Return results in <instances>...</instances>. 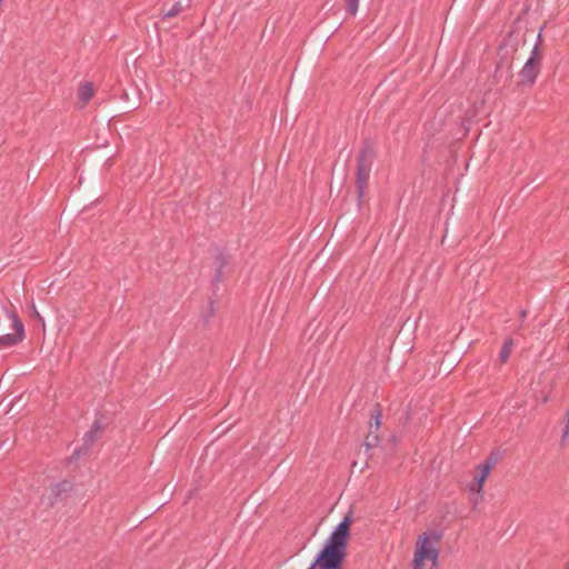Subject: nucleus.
<instances>
[{
    "instance_id": "b1692460",
    "label": "nucleus",
    "mask_w": 569,
    "mask_h": 569,
    "mask_svg": "<svg viewBox=\"0 0 569 569\" xmlns=\"http://www.w3.org/2000/svg\"><path fill=\"white\" fill-rule=\"evenodd\" d=\"M136 108V103H131L129 106H126L123 109H127V110H132Z\"/></svg>"
},
{
    "instance_id": "393cba45",
    "label": "nucleus",
    "mask_w": 569,
    "mask_h": 569,
    "mask_svg": "<svg viewBox=\"0 0 569 569\" xmlns=\"http://www.w3.org/2000/svg\"><path fill=\"white\" fill-rule=\"evenodd\" d=\"M526 316H527V311H526V310H521V312H520V318H521V319H525V318H526Z\"/></svg>"
},
{
    "instance_id": "f257e3e1",
    "label": "nucleus",
    "mask_w": 569,
    "mask_h": 569,
    "mask_svg": "<svg viewBox=\"0 0 569 569\" xmlns=\"http://www.w3.org/2000/svg\"><path fill=\"white\" fill-rule=\"evenodd\" d=\"M352 522V513L349 511L331 532L323 548L308 569H342L348 555L347 547Z\"/></svg>"
},
{
    "instance_id": "a878e982",
    "label": "nucleus",
    "mask_w": 569,
    "mask_h": 569,
    "mask_svg": "<svg viewBox=\"0 0 569 569\" xmlns=\"http://www.w3.org/2000/svg\"><path fill=\"white\" fill-rule=\"evenodd\" d=\"M565 569H569V561L566 563Z\"/></svg>"
},
{
    "instance_id": "9d476101",
    "label": "nucleus",
    "mask_w": 569,
    "mask_h": 569,
    "mask_svg": "<svg viewBox=\"0 0 569 569\" xmlns=\"http://www.w3.org/2000/svg\"><path fill=\"white\" fill-rule=\"evenodd\" d=\"M93 97V88L90 82H84L80 84L78 90V98L82 103H88L89 100Z\"/></svg>"
},
{
    "instance_id": "ddd939ff",
    "label": "nucleus",
    "mask_w": 569,
    "mask_h": 569,
    "mask_svg": "<svg viewBox=\"0 0 569 569\" xmlns=\"http://www.w3.org/2000/svg\"><path fill=\"white\" fill-rule=\"evenodd\" d=\"M512 347H513V340L511 338H508L507 340H505L502 348L500 350V353H499V359H500L501 363H505L509 359Z\"/></svg>"
},
{
    "instance_id": "2eb2a0df",
    "label": "nucleus",
    "mask_w": 569,
    "mask_h": 569,
    "mask_svg": "<svg viewBox=\"0 0 569 569\" xmlns=\"http://www.w3.org/2000/svg\"><path fill=\"white\" fill-rule=\"evenodd\" d=\"M380 442V437L376 430H369L366 436L365 446L367 449L376 448Z\"/></svg>"
},
{
    "instance_id": "a211bd4d",
    "label": "nucleus",
    "mask_w": 569,
    "mask_h": 569,
    "mask_svg": "<svg viewBox=\"0 0 569 569\" xmlns=\"http://www.w3.org/2000/svg\"><path fill=\"white\" fill-rule=\"evenodd\" d=\"M346 1V11L355 16L358 10L359 0H345Z\"/></svg>"
},
{
    "instance_id": "aec40b11",
    "label": "nucleus",
    "mask_w": 569,
    "mask_h": 569,
    "mask_svg": "<svg viewBox=\"0 0 569 569\" xmlns=\"http://www.w3.org/2000/svg\"><path fill=\"white\" fill-rule=\"evenodd\" d=\"M13 446V441L7 437L4 440L0 441V448H6L7 450H9L11 447Z\"/></svg>"
},
{
    "instance_id": "5701e85b",
    "label": "nucleus",
    "mask_w": 569,
    "mask_h": 569,
    "mask_svg": "<svg viewBox=\"0 0 569 569\" xmlns=\"http://www.w3.org/2000/svg\"><path fill=\"white\" fill-rule=\"evenodd\" d=\"M500 70H501V62H498V63H497V67H496V71H495V76H496V77L498 76V73L500 72Z\"/></svg>"
},
{
    "instance_id": "412c9836",
    "label": "nucleus",
    "mask_w": 569,
    "mask_h": 569,
    "mask_svg": "<svg viewBox=\"0 0 569 569\" xmlns=\"http://www.w3.org/2000/svg\"><path fill=\"white\" fill-rule=\"evenodd\" d=\"M511 69H512V61L508 62V64H507V79H506V82L510 81L511 78H512Z\"/></svg>"
},
{
    "instance_id": "f3484780",
    "label": "nucleus",
    "mask_w": 569,
    "mask_h": 569,
    "mask_svg": "<svg viewBox=\"0 0 569 569\" xmlns=\"http://www.w3.org/2000/svg\"><path fill=\"white\" fill-rule=\"evenodd\" d=\"M541 32H539L538 34V41L537 43L535 44L532 51H531V56L529 57V59H533L535 60V63H538V64H541V61H542V54H541V51H540V44H541Z\"/></svg>"
},
{
    "instance_id": "20e7f679",
    "label": "nucleus",
    "mask_w": 569,
    "mask_h": 569,
    "mask_svg": "<svg viewBox=\"0 0 569 569\" xmlns=\"http://www.w3.org/2000/svg\"><path fill=\"white\" fill-rule=\"evenodd\" d=\"M2 316L4 322L10 323L13 333H8L6 328H0V348L16 346L24 338V326L13 311L3 310Z\"/></svg>"
},
{
    "instance_id": "39448f33",
    "label": "nucleus",
    "mask_w": 569,
    "mask_h": 569,
    "mask_svg": "<svg viewBox=\"0 0 569 569\" xmlns=\"http://www.w3.org/2000/svg\"><path fill=\"white\" fill-rule=\"evenodd\" d=\"M106 427L107 422L104 421V416L98 412L92 427L84 433L82 447L86 450L89 449L100 438Z\"/></svg>"
},
{
    "instance_id": "7ed1b4c3",
    "label": "nucleus",
    "mask_w": 569,
    "mask_h": 569,
    "mask_svg": "<svg viewBox=\"0 0 569 569\" xmlns=\"http://www.w3.org/2000/svg\"><path fill=\"white\" fill-rule=\"evenodd\" d=\"M441 539L442 532H425L417 543L412 567L421 568V566H425V560L429 559L432 562V569H436L439 557V549L436 545L439 543Z\"/></svg>"
},
{
    "instance_id": "f03ea898",
    "label": "nucleus",
    "mask_w": 569,
    "mask_h": 569,
    "mask_svg": "<svg viewBox=\"0 0 569 569\" xmlns=\"http://www.w3.org/2000/svg\"><path fill=\"white\" fill-rule=\"evenodd\" d=\"M376 156L377 154L373 142L369 138L363 139L362 146L357 156L356 168L357 202L359 209L365 203V191L368 187V181Z\"/></svg>"
},
{
    "instance_id": "4be33fe9",
    "label": "nucleus",
    "mask_w": 569,
    "mask_h": 569,
    "mask_svg": "<svg viewBox=\"0 0 569 569\" xmlns=\"http://www.w3.org/2000/svg\"><path fill=\"white\" fill-rule=\"evenodd\" d=\"M32 315L38 318L41 322H42V326H44V321L43 319L41 318V316L39 315V312L37 311L36 307L32 306Z\"/></svg>"
},
{
    "instance_id": "6ab92c4d",
    "label": "nucleus",
    "mask_w": 569,
    "mask_h": 569,
    "mask_svg": "<svg viewBox=\"0 0 569 569\" xmlns=\"http://www.w3.org/2000/svg\"><path fill=\"white\" fill-rule=\"evenodd\" d=\"M498 461H499V453L498 452H491L487 457L485 463L486 465H490V467L493 468L498 463Z\"/></svg>"
},
{
    "instance_id": "dca6fc26",
    "label": "nucleus",
    "mask_w": 569,
    "mask_h": 569,
    "mask_svg": "<svg viewBox=\"0 0 569 569\" xmlns=\"http://www.w3.org/2000/svg\"><path fill=\"white\" fill-rule=\"evenodd\" d=\"M513 34H515V31L511 30L508 32L505 41L499 46V51H502V50H507V48L510 46L511 48V51L512 52H516L517 51V46L518 43L517 42H513L512 38H513Z\"/></svg>"
},
{
    "instance_id": "4468645a",
    "label": "nucleus",
    "mask_w": 569,
    "mask_h": 569,
    "mask_svg": "<svg viewBox=\"0 0 569 569\" xmlns=\"http://www.w3.org/2000/svg\"><path fill=\"white\" fill-rule=\"evenodd\" d=\"M184 8L186 7L178 1L169 10H161L162 19L177 17Z\"/></svg>"
},
{
    "instance_id": "1a4fd4ad",
    "label": "nucleus",
    "mask_w": 569,
    "mask_h": 569,
    "mask_svg": "<svg viewBox=\"0 0 569 569\" xmlns=\"http://www.w3.org/2000/svg\"><path fill=\"white\" fill-rule=\"evenodd\" d=\"M230 263V257L222 251H218L213 260L214 276L213 283H220L223 280V269Z\"/></svg>"
},
{
    "instance_id": "423d86ee",
    "label": "nucleus",
    "mask_w": 569,
    "mask_h": 569,
    "mask_svg": "<svg viewBox=\"0 0 569 569\" xmlns=\"http://www.w3.org/2000/svg\"><path fill=\"white\" fill-rule=\"evenodd\" d=\"M541 64L535 63L533 59H528L519 72V86L532 87L540 72Z\"/></svg>"
},
{
    "instance_id": "0eeeda50",
    "label": "nucleus",
    "mask_w": 569,
    "mask_h": 569,
    "mask_svg": "<svg viewBox=\"0 0 569 569\" xmlns=\"http://www.w3.org/2000/svg\"><path fill=\"white\" fill-rule=\"evenodd\" d=\"M73 490V483L70 480H62L50 487L49 506L53 507L59 500H64Z\"/></svg>"
},
{
    "instance_id": "6e6552de",
    "label": "nucleus",
    "mask_w": 569,
    "mask_h": 569,
    "mask_svg": "<svg viewBox=\"0 0 569 569\" xmlns=\"http://www.w3.org/2000/svg\"><path fill=\"white\" fill-rule=\"evenodd\" d=\"M417 326L418 319L408 317L406 321H403V323L401 325V328L397 333L396 340L399 343L403 342L405 345H409L411 342V337L417 329Z\"/></svg>"
},
{
    "instance_id": "9b49d317",
    "label": "nucleus",
    "mask_w": 569,
    "mask_h": 569,
    "mask_svg": "<svg viewBox=\"0 0 569 569\" xmlns=\"http://www.w3.org/2000/svg\"><path fill=\"white\" fill-rule=\"evenodd\" d=\"M381 416H382L381 406H380V403H376L373 410L371 411V420L369 422L370 430H373L372 429L373 427L376 428V431L380 428Z\"/></svg>"
},
{
    "instance_id": "f8f14e48",
    "label": "nucleus",
    "mask_w": 569,
    "mask_h": 569,
    "mask_svg": "<svg viewBox=\"0 0 569 569\" xmlns=\"http://www.w3.org/2000/svg\"><path fill=\"white\" fill-rule=\"evenodd\" d=\"M492 468L490 465H486L485 462L480 466V473L475 478L478 487V491L482 490L483 483L489 476Z\"/></svg>"
}]
</instances>
